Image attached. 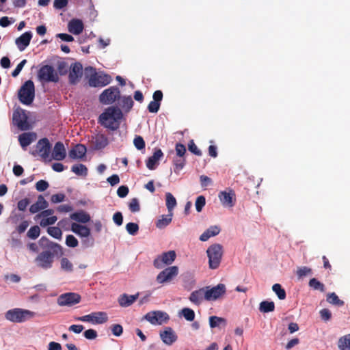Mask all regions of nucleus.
<instances>
[{
    "label": "nucleus",
    "instance_id": "nucleus-1",
    "mask_svg": "<svg viewBox=\"0 0 350 350\" xmlns=\"http://www.w3.org/2000/svg\"><path fill=\"white\" fill-rule=\"evenodd\" d=\"M123 118L122 110L117 107H109L99 116L98 122L105 128L111 130H117Z\"/></svg>",
    "mask_w": 350,
    "mask_h": 350
},
{
    "label": "nucleus",
    "instance_id": "nucleus-2",
    "mask_svg": "<svg viewBox=\"0 0 350 350\" xmlns=\"http://www.w3.org/2000/svg\"><path fill=\"white\" fill-rule=\"evenodd\" d=\"M36 316V313L33 311L16 308L8 310L5 313L6 320L16 323H21L27 321Z\"/></svg>",
    "mask_w": 350,
    "mask_h": 350
},
{
    "label": "nucleus",
    "instance_id": "nucleus-3",
    "mask_svg": "<svg viewBox=\"0 0 350 350\" xmlns=\"http://www.w3.org/2000/svg\"><path fill=\"white\" fill-rule=\"evenodd\" d=\"M224 254L223 246L219 243L211 245L206 250L208 259V267L211 269H217L221 262Z\"/></svg>",
    "mask_w": 350,
    "mask_h": 350
},
{
    "label": "nucleus",
    "instance_id": "nucleus-4",
    "mask_svg": "<svg viewBox=\"0 0 350 350\" xmlns=\"http://www.w3.org/2000/svg\"><path fill=\"white\" fill-rule=\"evenodd\" d=\"M35 97V87L33 82L28 80L24 83L18 91V99L24 105L32 103Z\"/></svg>",
    "mask_w": 350,
    "mask_h": 350
},
{
    "label": "nucleus",
    "instance_id": "nucleus-5",
    "mask_svg": "<svg viewBox=\"0 0 350 350\" xmlns=\"http://www.w3.org/2000/svg\"><path fill=\"white\" fill-rule=\"evenodd\" d=\"M85 75H91L89 79V84L92 87L105 86L111 82V77L108 75L95 72V70L90 66L85 69Z\"/></svg>",
    "mask_w": 350,
    "mask_h": 350
},
{
    "label": "nucleus",
    "instance_id": "nucleus-6",
    "mask_svg": "<svg viewBox=\"0 0 350 350\" xmlns=\"http://www.w3.org/2000/svg\"><path fill=\"white\" fill-rule=\"evenodd\" d=\"M206 301H215L221 299L226 293V287L224 284H218L215 286H205Z\"/></svg>",
    "mask_w": 350,
    "mask_h": 350
},
{
    "label": "nucleus",
    "instance_id": "nucleus-7",
    "mask_svg": "<svg viewBox=\"0 0 350 350\" xmlns=\"http://www.w3.org/2000/svg\"><path fill=\"white\" fill-rule=\"evenodd\" d=\"M144 319L153 325H161L166 323L169 321L170 317L164 311L154 310L148 312Z\"/></svg>",
    "mask_w": 350,
    "mask_h": 350
},
{
    "label": "nucleus",
    "instance_id": "nucleus-8",
    "mask_svg": "<svg viewBox=\"0 0 350 350\" xmlns=\"http://www.w3.org/2000/svg\"><path fill=\"white\" fill-rule=\"evenodd\" d=\"M178 273L179 269L177 266L168 267L157 275L156 280L160 284L169 283L178 275Z\"/></svg>",
    "mask_w": 350,
    "mask_h": 350
},
{
    "label": "nucleus",
    "instance_id": "nucleus-9",
    "mask_svg": "<svg viewBox=\"0 0 350 350\" xmlns=\"http://www.w3.org/2000/svg\"><path fill=\"white\" fill-rule=\"evenodd\" d=\"M38 77L41 81L44 82H57L59 80V75L57 71L51 66H42L39 72Z\"/></svg>",
    "mask_w": 350,
    "mask_h": 350
},
{
    "label": "nucleus",
    "instance_id": "nucleus-10",
    "mask_svg": "<svg viewBox=\"0 0 350 350\" xmlns=\"http://www.w3.org/2000/svg\"><path fill=\"white\" fill-rule=\"evenodd\" d=\"M176 257L175 251L170 250L158 256L153 261V265L157 269H161L164 265L172 264Z\"/></svg>",
    "mask_w": 350,
    "mask_h": 350
},
{
    "label": "nucleus",
    "instance_id": "nucleus-11",
    "mask_svg": "<svg viewBox=\"0 0 350 350\" xmlns=\"http://www.w3.org/2000/svg\"><path fill=\"white\" fill-rule=\"evenodd\" d=\"M77 319L82 322L91 323L92 324H103L107 321L108 316L105 312H94L79 317Z\"/></svg>",
    "mask_w": 350,
    "mask_h": 350
},
{
    "label": "nucleus",
    "instance_id": "nucleus-12",
    "mask_svg": "<svg viewBox=\"0 0 350 350\" xmlns=\"http://www.w3.org/2000/svg\"><path fill=\"white\" fill-rule=\"evenodd\" d=\"M120 96V92L116 87H110L103 92L99 99L101 103L109 105L116 101Z\"/></svg>",
    "mask_w": 350,
    "mask_h": 350
},
{
    "label": "nucleus",
    "instance_id": "nucleus-13",
    "mask_svg": "<svg viewBox=\"0 0 350 350\" xmlns=\"http://www.w3.org/2000/svg\"><path fill=\"white\" fill-rule=\"evenodd\" d=\"M54 255L50 251H44L39 254L35 259L36 265L44 269H49L52 267Z\"/></svg>",
    "mask_w": 350,
    "mask_h": 350
},
{
    "label": "nucleus",
    "instance_id": "nucleus-14",
    "mask_svg": "<svg viewBox=\"0 0 350 350\" xmlns=\"http://www.w3.org/2000/svg\"><path fill=\"white\" fill-rule=\"evenodd\" d=\"M81 296L75 293H66L62 294L57 298V304L60 306H72L79 304Z\"/></svg>",
    "mask_w": 350,
    "mask_h": 350
},
{
    "label": "nucleus",
    "instance_id": "nucleus-15",
    "mask_svg": "<svg viewBox=\"0 0 350 350\" xmlns=\"http://www.w3.org/2000/svg\"><path fill=\"white\" fill-rule=\"evenodd\" d=\"M27 119L26 112L23 109H16L13 113V121L21 130H27L29 129Z\"/></svg>",
    "mask_w": 350,
    "mask_h": 350
},
{
    "label": "nucleus",
    "instance_id": "nucleus-16",
    "mask_svg": "<svg viewBox=\"0 0 350 350\" xmlns=\"http://www.w3.org/2000/svg\"><path fill=\"white\" fill-rule=\"evenodd\" d=\"M36 151L44 160H51V144L47 138L40 139L36 144Z\"/></svg>",
    "mask_w": 350,
    "mask_h": 350
},
{
    "label": "nucleus",
    "instance_id": "nucleus-17",
    "mask_svg": "<svg viewBox=\"0 0 350 350\" xmlns=\"http://www.w3.org/2000/svg\"><path fill=\"white\" fill-rule=\"evenodd\" d=\"M218 198L223 206L226 208H231L234 205L235 194L231 189L220 191Z\"/></svg>",
    "mask_w": 350,
    "mask_h": 350
},
{
    "label": "nucleus",
    "instance_id": "nucleus-18",
    "mask_svg": "<svg viewBox=\"0 0 350 350\" xmlns=\"http://www.w3.org/2000/svg\"><path fill=\"white\" fill-rule=\"evenodd\" d=\"M159 335L163 342L169 346L175 342L178 338L175 332L170 327H165Z\"/></svg>",
    "mask_w": 350,
    "mask_h": 350
},
{
    "label": "nucleus",
    "instance_id": "nucleus-19",
    "mask_svg": "<svg viewBox=\"0 0 350 350\" xmlns=\"http://www.w3.org/2000/svg\"><path fill=\"white\" fill-rule=\"evenodd\" d=\"M32 33L26 31L15 40V44L20 51H23L29 44Z\"/></svg>",
    "mask_w": 350,
    "mask_h": 350
},
{
    "label": "nucleus",
    "instance_id": "nucleus-20",
    "mask_svg": "<svg viewBox=\"0 0 350 350\" xmlns=\"http://www.w3.org/2000/svg\"><path fill=\"white\" fill-rule=\"evenodd\" d=\"M92 143L94 149L101 150L108 145L109 140L105 135L97 133L94 136H92Z\"/></svg>",
    "mask_w": 350,
    "mask_h": 350
},
{
    "label": "nucleus",
    "instance_id": "nucleus-21",
    "mask_svg": "<svg viewBox=\"0 0 350 350\" xmlns=\"http://www.w3.org/2000/svg\"><path fill=\"white\" fill-rule=\"evenodd\" d=\"M82 65L80 63H75L72 65L69 73V80L71 83L75 84L79 81L82 76Z\"/></svg>",
    "mask_w": 350,
    "mask_h": 350
},
{
    "label": "nucleus",
    "instance_id": "nucleus-22",
    "mask_svg": "<svg viewBox=\"0 0 350 350\" xmlns=\"http://www.w3.org/2000/svg\"><path fill=\"white\" fill-rule=\"evenodd\" d=\"M66 152L64 144L60 142H57L52 151V159L57 161H62L66 157Z\"/></svg>",
    "mask_w": 350,
    "mask_h": 350
},
{
    "label": "nucleus",
    "instance_id": "nucleus-23",
    "mask_svg": "<svg viewBox=\"0 0 350 350\" xmlns=\"http://www.w3.org/2000/svg\"><path fill=\"white\" fill-rule=\"evenodd\" d=\"M71 230L81 238H88L90 235V229L77 223L71 224Z\"/></svg>",
    "mask_w": 350,
    "mask_h": 350
},
{
    "label": "nucleus",
    "instance_id": "nucleus-24",
    "mask_svg": "<svg viewBox=\"0 0 350 350\" xmlns=\"http://www.w3.org/2000/svg\"><path fill=\"white\" fill-rule=\"evenodd\" d=\"M189 300L197 306L201 304L203 300H206V292L204 287L193 291L190 294Z\"/></svg>",
    "mask_w": 350,
    "mask_h": 350
},
{
    "label": "nucleus",
    "instance_id": "nucleus-25",
    "mask_svg": "<svg viewBox=\"0 0 350 350\" xmlns=\"http://www.w3.org/2000/svg\"><path fill=\"white\" fill-rule=\"evenodd\" d=\"M163 154L161 149H157L153 155L148 158L146 161V167L150 170H154L159 164V160L163 157Z\"/></svg>",
    "mask_w": 350,
    "mask_h": 350
},
{
    "label": "nucleus",
    "instance_id": "nucleus-26",
    "mask_svg": "<svg viewBox=\"0 0 350 350\" xmlns=\"http://www.w3.org/2000/svg\"><path fill=\"white\" fill-rule=\"evenodd\" d=\"M83 22L79 19H72L68 24V29L74 35H79L83 31Z\"/></svg>",
    "mask_w": 350,
    "mask_h": 350
},
{
    "label": "nucleus",
    "instance_id": "nucleus-27",
    "mask_svg": "<svg viewBox=\"0 0 350 350\" xmlns=\"http://www.w3.org/2000/svg\"><path fill=\"white\" fill-rule=\"evenodd\" d=\"M36 139L34 133H24L19 135L18 141L22 148H25Z\"/></svg>",
    "mask_w": 350,
    "mask_h": 350
},
{
    "label": "nucleus",
    "instance_id": "nucleus-28",
    "mask_svg": "<svg viewBox=\"0 0 350 350\" xmlns=\"http://www.w3.org/2000/svg\"><path fill=\"white\" fill-rule=\"evenodd\" d=\"M220 232V228L217 226H212L206 229L200 237L201 241H206L210 238L217 235Z\"/></svg>",
    "mask_w": 350,
    "mask_h": 350
},
{
    "label": "nucleus",
    "instance_id": "nucleus-29",
    "mask_svg": "<svg viewBox=\"0 0 350 350\" xmlns=\"http://www.w3.org/2000/svg\"><path fill=\"white\" fill-rule=\"evenodd\" d=\"M138 296V293L132 295L123 294L118 298V303L122 307L130 306L137 300Z\"/></svg>",
    "mask_w": 350,
    "mask_h": 350
},
{
    "label": "nucleus",
    "instance_id": "nucleus-30",
    "mask_svg": "<svg viewBox=\"0 0 350 350\" xmlns=\"http://www.w3.org/2000/svg\"><path fill=\"white\" fill-rule=\"evenodd\" d=\"M86 148L84 145L77 144L69 152L70 158L77 159L83 158L86 153Z\"/></svg>",
    "mask_w": 350,
    "mask_h": 350
},
{
    "label": "nucleus",
    "instance_id": "nucleus-31",
    "mask_svg": "<svg viewBox=\"0 0 350 350\" xmlns=\"http://www.w3.org/2000/svg\"><path fill=\"white\" fill-rule=\"evenodd\" d=\"M47 206L48 202L45 200L42 196H39L36 202L30 206L29 211L31 213H36L46 208Z\"/></svg>",
    "mask_w": 350,
    "mask_h": 350
},
{
    "label": "nucleus",
    "instance_id": "nucleus-32",
    "mask_svg": "<svg viewBox=\"0 0 350 350\" xmlns=\"http://www.w3.org/2000/svg\"><path fill=\"white\" fill-rule=\"evenodd\" d=\"M70 217L71 219L83 224L89 222L91 219L89 214L83 211L73 213Z\"/></svg>",
    "mask_w": 350,
    "mask_h": 350
},
{
    "label": "nucleus",
    "instance_id": "nucleus-33",
    "mask_svg": "<svg viewBox=\"0 0 350 350\" xmlns=\"http://www.w3.org/2000/svg\"><path fill=\"white\" fill-rule=\"evenodd\" d=\"M173 213H168L167 215H161L156 222L157 228L163 229L167 226L172 221Z\"/></svg>",
    "mask_w": 350,
    "mask_h": 350
},
{
    "label": "nucleus",
    "instance_id": "nucleus-34",
    "mask_svg": "<svg viewBox=\"0 0 350 350\" xmlns=\"http://www.w3.org/2000/svg\"><path fill=\"white\" fill-rule=\"evenodd\" d=\"M165 204L168 213H173V210L176 207L177 202L176 198L170 192L165 193Z\"/></svg>",
    "mask_w": 350,
    "mask_h": 350
},
{
    "label": "nucleus",
    "instance_id": "nucleus-35",
    "mask_svg": "<svg viewBox=\"0 0 350 350\" xmlns=\"http://www.w3.org/2000/svg\"><path fill=\"white\" fill-rule=\"evenodd\" d=\"M275 309V304L273 301H263L259 305V310L261 312L267 313L273 312Z\"/></svg>",
    "mask_w": 350,
    "mask_h": 350
},
{
    "label": "nucleus",
    "instance_id": "nucleus-36",
    "mask_svg": "<svg viewBox=\"0 0 350 350\" xmlns=\"http://www.w3.org/2000/svg\"><path fill=\"white\" fill-rule=\"evenodd\" d=\"M120 105L126 111H129L133 105V101L131 96H129L122 97L120 99Z\"/></svg>",
    "mask_w": 350,
    "mask_h": 350
},
{
    "label": "nucleus",
    "instance_id": "nucleus-37",
    "mask_svg": "<svg viewBox=\"0 0 350 350\" xmlns=\"http://www.w3.org/2000/svg\"><path fill=\"white\" fill-rule=\"evenodd\" d=\"M61 269L67 273H71L73 271L74 267L70 260L67 258H62L60 260Z\"/></svg>",
    "mask_w": 350,
    "mask_h": 350
},
{
    "label": "nucleus",
    "instance_id": "nucleus-38",
    "mask_svg": "<svg viewBox=\"0 0 350 350\" xmlns=\"http://www.w3.org/2000/svg\"><path fill=\"white\" fill-rule=\"evenodd\" d=\"M338 347L340 350H350V334L340 338Z\"/></svg>",
    "mask_w": 350,
    "mask_h": 350
},
{
    "label": "nucleus",
    "instance_id": "nucleus-39",
    "mask_svg": "<svg viewBox=\"0 0 350 350\" xmlns=\"http://www.w3.org/2000/svg\"><path fill=\"white\" fill-rule=\"evenodd\" d=\"M72 172L78 176H85L88 174V169L83 164H77L72 166Z\"/></svg>",
    "mask_w": 350,
    "mask_h": 350
},
{
    "label": "nucleus",
    "instance_id": "nucleus-40",
    "mask_svg": "<svg viewBox=\"0 0 350 350\" xmlns=\"http://www.w3.org/2000/svg\"><path fill=\"white\" fill-rule=\"evenodd\" d=\"M221 324L226 325L225 319L216 316H211L209 317V325L211 328L217 327Z\"/></svg>",
    "mask_w": 350,
    "mask_h": 350
},
{
    "label": "nucleus",
    "instance_id": "nucleus-41",
    "mask_svg": "<svg viewBox=\"0 0 350 350\" xmlns=\"http://www.w3.org/2000/svg\"><path fill=\"white\" fill-rule=\"evenodd\" d=\"M272 290L276 294L279 299L284 300L286 298V292L280 284H273Z\"/></svg>",
    "mask_w": 350,
    "mask_h": 350
},
{
    "label": "nucleus",
    "instance_id": "nucleus-42",
    "mask_svg": "<svg viewBox=\"0 0 350 350\" xmlns=\"http://www.w3.org/2000/svg\"><path fill=\"white\" fill-rule=\"evenodd\" d=\"M327 301L333 305L341 306L344 304L343 301L340 300L336 293H329L327 296Z\"/></svg>",
    "mask_w": 350,
    "mask_h": 350
},
{
    "label": "nucleus",
    "instance_id": "nucleus-43",
    "mask_svg": "<svg viewBox=\"0 0 350 350\" xmlns=\"http://www.w3.org/2000/svg\"><path fill=\"white\" fill-rule=\"evenodd\" d=\"M180 314L184 317V318L189 321H193L195 318V312L193 310L189 308H185L182 309L180 311Z\"/></svg>",
    "mask_w": 350,
    "mask_h": 350
},
{
    "label": "nucleus",
    "instance_id": "nucleus-44",
    "mask_svg": "<svg viewBox=\"0 0 350 350\" xmlns=\"http://www.w3.org/2000/svg\"><path fill=\"white\" fill-rule=\"evenodd\" d=\"M47 232L53 237L59 239L62 237V232L58 227H49Z\"/></svg>",
    "mask_w": 350,
    "mask_h": 350
},
{
    "label": "nucleus",
    "instance_id": "nucleus-45",
    "mask_svg": "<svg viewBox=\"0 0 350 350\" xmlns=\"http://www.w3.org/2000/svg\"><path fill=\"white\" fill-rule=\"evenodd\" d=\"M125 228L127 232L132 236L135 235L139 230V226L136 223L133 222L128 223Z\"/></svg>",
    "mask_w": 350,
    "mask_h": 350
},
{
    "label": "nucleus",
    "instance_id": "nucleus-46",
    "mask_svg": "<svg viewBox=\"0 0 350 350\" xmlns=\"http://www.w3.org/2000/svg\"><path fill=\"white\" fill-rule=\"evenodd\" d=\"M312 274V269L308 267H300L297 268V275L299 278H302L306 275Z\"/></svg>",
    "mask_w": 350,
    "mask_h": 350
},
{
    "label": "nucleus",
    "instance_id": "nucleus-47",
    "mask_svg": "<svg viewBox=\"0 0 350 350\" xmlns=\"http://www.w3.org/2000/svg\"><path fill=\"white\" fill-rule=\"evenodd\" d=\"M57 220V218L56 216H51L48 217H42L40 224L42 227H46L49 225L54 224Z\"/></svg>",
    "mask_w": 350,
    "mask_h": 350
},
{
    "label": "nucleus",
    "instance_id": "nucleus-48",
    "mask_svg": "<svg viewBox=\"0 0 350 350\" xmlns=\"http://www.w3.org/2000/svg\"><path fill=\"white\" fill-rule=\"evenodd\" d=\"M309 286L314 290H319L322 292L325 291L324 285L318 281L316 278H312L309 282Z\"/></svg>",
    "mask_w": 350,
    "mask_h": 350
},
{
    "label": "nucleus",
    "instance_id": "nucleus-49",
    "mask_svg": "<svg viewBox=\"0 0 350 350\" xmlns=\"http://www.w3.org/2000/svg\"><path fill=\"white\" fill-rule=\"evenodd\" d=\"M206 204V199L204 196H200L196 198V202H195V206L196 211L200 213L202 211L203 207Z\"/></svg>",
    "mask_w": 350,
    "mask_h": 350
},
{
    "label": "nucleus",
    "instance_id": "nucleus-50",
    "mask_svg": "<svg viewBox=\"0 0 350 350\" xmlns=\"http://www.w3.org/2000/svg\"><path fill=\"white\" fill-rule=\"evenodd\" d=\"M40 228L38 226H33L27 232V236L29 238L36 239L40 235Z\"/></svg>",
    "mask_w": 350,
    "mask_h": 350
},
{
    "label": "nucleus",
    "instance_id": "nucleus-51",
    "mask_svg": "<svg viewBox=\"0 0 350 350\" xmlns=\"http://www.w3.org/2000/svg\"><path fill=\"white\" fill-rule=\"evenodd\" d=\"M129 210L133 213H136L139 211L140 206L139 203V200L137 198H133L129 203Z\"/></svg>",
    "mask_w": 350,
    "mask_h": 350
},
{
    "label": "nucleus",
    "instance_id": "nucleus-52",
    "mask_svg": "<svg viewBox=\"0 0 350 350\" xmlns=\"http://www.w3.org/2000/svg\"><path fill=\"white\" fill-rule=\"evenodd\" d=\"M133 144L135 147L139 150L145 148V142L141 136H136L134 138Z\"/></svg>",
    "mask_w": 350,
    "mask_h": 350
},
{
    "label": "nucleus",
    "instance_id": "nucleus-53",
    "mask_svg": "<svg viewBox=\"0 0 350 350\" xmlns=\"http://www.w3.org/2000/svg\"><path fill=\"white\" fill-rule=\"evenodd\" d=\"M174 172L176 174H179L180 170H183V168L185 166V160L183 159H175L174 161Z\"/></svg>",
    "mask_w": 350,
    "mask_h": 350
},
{
    "label": "nucleus",
    "instance_id": "nucleus-54",
    "mask_svg": "<svg viewBox=\"0 0 350 350\" xmlns=\"http://www.w3.org/2000/svg\"><path fill=\"white\" fill-rule=\"evenodd\" d=\"M66 244L70 247H75L78 245V240L73 235H68L66 238Z\"/></svg>",
    "mask_w": 350,
    "mask_h": 350
},
{
    "label": "nucleus",
    "instance_id": "nucleus-55",
    "mask_svg": "<svg viewBox=\"0 0 350 350\" xmlns=\"http://www.w3.org/2000/svg\"><path fill=\"white\" fill-rule=\"evenodd\" d=\"M83 336L88 340H94L98 336V334L96 330L89 329L83 332Z\"/></svg>",
    "mask_w": 350,
    "mask_h": 350
},
{
    "label": "nucleus",
    "instance_id": "nucleus-56",
    "mask_svg": "<svg viewBox=\"0 0 350 350\" xmlns=\"http://www.w3.org/2000/svg\"><path fill=\"white\" fill-rule=\"evenodd\" d=\"M49 185L48 182L44 180H40L38 181L36 184V189L38 191H44L49 187Z\"/></svg>",
    "mask_w": 350,
    "mask_h": 350
},
{
    "label": "nucleus",
    "instance_id": "nucleus-57",
    "mask_svg": "<svg viewBox=\"0 0 350 350\" xmlns=\"http://www.w3.org/2000/svg\"><path fill=\"white\" fill-rule=\"evenodd\" d=\"M27 60L23 59L17 65L16 68L12 72V76L13 77H16L20 74Z\"/></svg>",
    "mask_w": 350,
    "mask_h": 350
},
{
    "label": "nucleus",
    "instance_id": "nucleus-58",
    "mask_svg": "<svg viewBox=\"0 0 350 350\" xmlns=\"http://www.w3.org/2000/svg\"><path fill=\"white\" fill-rule=\"evenodd\" d=\"M160 107V103L156 101H151L148 106V109L150 113H157Z\"/></svg>",
    "mask_w": 350,
    "mask_h": 350
},
{
    "label": "nucleus",
    "instance_id": "nucleus-59",
    "mask_svg": "<svg viewBox=\"0 0 350 350\" xmlns=\"http://www.w3.org/2000/svg\"><path fill=\"white\" fill-rule=\"evenodd\" d=\"M200 180L201 186L203 188H206L208 186H209L212 184L211 179L206 176H204V175L200 176Z\"/></svg>",
    "mask_w": 350,
    "mask_h": 350
},
{
    "label": "nucleus",
    "instance_id": "nucleus-60",
    "mask_svg": "<svg viewBox=\"0 0 350 350\" xmlns=\"http://www.w3.org/2000/svg\"><path fill=\"white\" fill-rule=\"evenodd\" d=\"M111 332L116 336H120L123 332L122 327L119 324L113 325L111 326Z\"/></svg>",
    "mask_w": 350,
    "mask_h": 350
},
{
    "label": "nucleus",
    "instance_id": "nucleus-61",
    "mask_svg": "<svg viewBox=\"0 0 350 350\" xmlns=\"http://www.w3.org/2000/svg\"><path fill=\"white\" fill-rule=\"evenodd\" d=\"M129 193V188L126 186L122 185L117 190V194L120 198H124Z\"/></svg>",
    "mask_w": 350,
    "mask_h": 350
},
{
    "label": "nucleus",
    "instance_id": "nucleus-62",
    "mask_svg": "<svg viewBox=\"0 0 350 350\" xmlns=\"http://www.w3.org/2000/svg\"><path fill=\"white\" fill-rule=\"evenodd\" d=\"M113 222L118 226H121L123 223V217L120 212H117L113 215Z\"/></svg>",
    "mask_w": 350,
    "mask_h": 350
},
{
    "label": "nucleus",
    "instance_id": "nucleus-63",
    "mask_svg": "<svg viewBox=\"0 0 350 350\" xmlns=\"http://www.w3.org/2000/svg\"><path fill=\"white\" fill-rule=\"evenodd\" d=\"M65 195L64 193H57L51 196V200L53 203H59L64 201Z\"/></svg>",
    "mask_w": 350,
    "mask_h": 350
},
{
    "label": "nucleus",
    "instance_id": "nucleus-64",
    "mask_svg": "<svg viewBox=\"0 0 350 350\" xmlns=\"http://www.w3.org/2000/svg\"><path fill=\"white\" fill-rule=\"evenodd\" d=\"M189 150L193 154L200 156L202 154L201 151L198 149L197 146L194 144L193 141H191L189 143Z\"/></svg>",
    "mask_w": 350,
    "mask_h": 350
}]
</instances>
